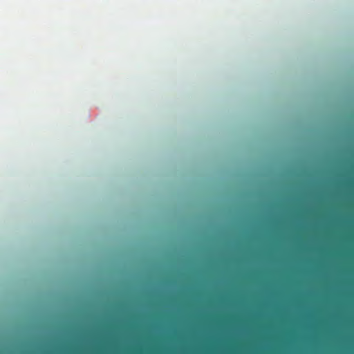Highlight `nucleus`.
<instances>
[{"instance_id":"5","label":"nucleus","mask_w":354,"mask_h":354,"mask_svg":"<svg viewBox=\"0 0 354 354\" xmlns=\"http://www.w3.org/2000/svg\"><path fill=\"white\" fill-rule=\"evenodd\" d=\"M194 266H190V268H194Z\"/></svg>"},{"instance_id":"4","label":"nucleus","mask_w":354,"mask_h":354,"mask_svg":"<svg viewBox=\"0 0 354 354\" xmlns=\"http://www.w3.org/2000/svg\"><path fill=\"white\" fill-rule=\"evenodd\" d=\"M207 268H212V267L208 266V267H207Z\"/></svg>"},{"instance_id":"8","label":"nucleus","mask_w":354,"mask_h":354,"mask_svg":"<svg viewBox=\"0 0 354 354\" xmlns=\"http://www.w3.org/2000/svg\"><path fill=\"white\" fill-rule=\"evenodd\" d=\"M178 337H180V333H178Z\"/></svg>"},{"instance_id":"1","label":"nucleus","mask_w":354,"mask_h":354,"mask_svg":"<svg viewBox=\"0 0 354 354\" xmlns=\"http://www.w3.org/2000/svg\"><path fill=\"white\" fill-rule=\"evenodd\" d=\"M171 268V354H177V257L174 247Z\"/></svg>"},{"instance_id":"3","label":"nucleus","mask_w":354,"mask_h":354,"mask_svg":"<svg viewBox=\"0 0 354 354\" xmlns=\"http://www.w3.org/2000/svg\"><path fill=\"white\" fill-rule=\"evenodd\" d=\"M182 267H180V266H178V272H180V268H181Z\"/></svg>"},{"instance_id":"9","label":"nucleus","mask_w":354,"mask_h":354,"mask_svg":"<svg viewBox=\"0 0 354 354\" xmlns=\"http://www.w3.org/2000/svg\"><path fill=\"white\" fill-rule=\"evenodd\" d=\"M178 354H180V353H178Z\"/></svg>"},{"instance_id":"7","label":"nucleus","mask_w":354,"mask_h":354,"mask_svg":"<svg viewBox=\"0 0 354 354\" xmlns=\"http://www.w3.org/2000/svg\"><path fill=\"white\" fill-rule=\"evenodd\" d=\"M178 337H180V333H178Z\"/></svg>"},{"instance_id":"2","label":"nucleus","mask_w":354,"mask_h":354,"mask_svg":"<svg viewBox=\"0 0 354 354\" xmlns=\"http://www.w3.org/2000/svg\"><path fill=\"white\" fill-rule=\"evenodd\" d=\"M156 354H162L160 351H159L158 349L157 351H156Z\"/></svg>"},{"instance_id":"6","label":"nucleus","mask_w":354,"mask_h":354,"mask_svg":"<svg viewBox=\"0 0 354 354\" xmlns=\"http://www.w3.org/2000/svg\"><path fill=\"white\" fill-rule=\"evenodd\" d=\"M194 266H190V268H194Z\"/></svg>"}]
</instances>
